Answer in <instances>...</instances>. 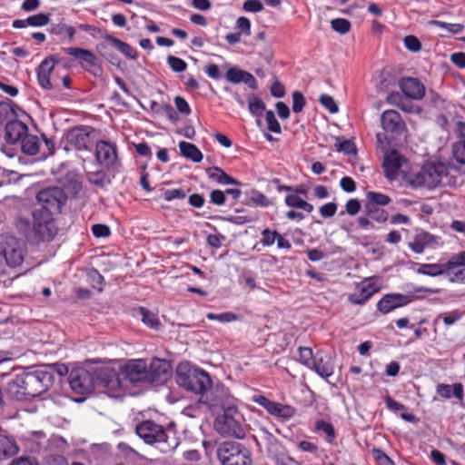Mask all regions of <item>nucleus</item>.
<instances>
[{
	"instance_id": "obj_1",
	"label": "nucleus",
	"mask_w": 465,
	"mask_h": 465,
	"mask_svg": "<svg viewBox=\"0 0 465 465\" xmlns=\"http://www.w3.org/2000/svg\"><path fill=\"white\" fill-rule=\"evenodd\" d=\"M39 208L34 211V231L43 240H51L56 234L53 216L61 212L66 202V194L60 187H48L36 195Z\"/></svg>"
},
{
	"instance_id": "obj_2",
	"label": "nucleus",
	"mask_w": 465,
	"mask_h": 465,
	"mask_svg": "<svg viewBox=\"0 0 465 465\" xmlns=\"http://www.w3.org/2000/svg\"><path fill=\"white\" fill-rule=\"evenodd\" d=\"M175 381L187 391L202 397L211 389L212 380L205 371L189 362H182L176 368Z\"/></svg>"
},
{
	"instance_id": "obj_3",
	"label": "nucleus",
	"mask_w": 465,
	"mask_h": 465,
	"mask_svg": "<svg viewBox=\"0 0 465 465\" xmlns=\"http://www.w3.org/2000/svg\"><path fill=\"white\" fill-rule=\"evenodd\" d=\"M385 177L411 186L413 170L411 164L396 150L385 152L382 163Z\"/></svg>"
},
{
	"instance_id": "obj_4",
	"label": "nucleus",
	"mask_w": 465,
	"mask_h": 465,
	"mask_svg": "<svg viewBox=\"0 0 465 465\" xmlns=\"http://www.w3.org/2000/svg\"><path fill=\"white\" fill-rule=\"evenodd\" d=\"M449 174V165L442 162L431 161L425 163L421 170L414 173L411 187L435 188L444 183Z\"/></svg>"
},
{
	"instance_id": "obj_5",
	"label": "nucleus",
	"mask_w": 465,
	"mask_h": 465,
	"mask_svg": "<svg viewBox=\"0 0 465 465\" xmlns=\"http://www.w3.org/2000/svg\"><path fill=\"white\" fill-rule=\"evenodd\" d=\"M223 411V414L218 415L214 422L217 432L223 436L243 438L244 430L240 422L241 416L236 404H231Z\"/></svg>"
},
{
	"instance_id": "obj_6",
	"label": "nucleus",
	"mask_w": 465,
	"mask_h": 465,
	"mask_svg": "<svg viewBox=\"0 0 465 465\" xmlns=\"http://www.w3.org/2000/svg\"><path fill=\"white\" fill-rule=\"evenodd\" d=\"M217 456L222 465H252L251 452L239 443H223Z\"/></svg>"
},
{
	"instance_id": "obj_7",
	"label": "nucleus",
	"mask_w": 465,
	"mask_h": 465,
	"mask_svg": "<svg viewBox=\"0 0 465 465\" xmlns=\"http://www.w3.org/2000/svg\"><path fill=\"white\" fill-rule=\"evenodd\" d=\"M25 254V248L22 242L11 235H0V256L9 267L15 268L21 265Z\"/></svg>"
},
{
	"instance_id": "obj_8",
	"label": "nucleus",
	"mask_w": 465,
	"mask_h": 465,
	"mask_svg": "<svg viewBox=\"0 0 465 465\" xmlns=\"http://www.w3.org/2000/svg\"><path fill=\"white\" fill-rule=\"evenodd\" d=\"M200 402L208 406L212 411L225 409L231 404H235V399L230 394L229 390L222 384L213 386L211 381V389H209L203 396L200 397Z\"/></svg>"
},
{
	"instance_id": "obj_9",
	"label": "nucleus",
	"mask_w": 465,
	"mask_h": 465,
	"mask_svg": "<svg viewBox=\"0 0 465 465\" xmlns=\"http://www.w3.org/2000/svg\"><path fill=\"white\" fill-rule=\"evenodd\" d=\"M260 437L266 443L268 452L274 460L275 465H303L302 461L283 450L277 439L267 430L262 429Z\"/></svg>"
},
{
	"instance_id": "obj_10",
	"label": "nucleus",
	"mask_w": 465,
	"mask_h": 465,
	"mask_svg": "<svg viewBox=\"0 0 465 465\" xmlns=\"http://www.w3.org/2000/svg\"><path fill=\"white\" fill-rule=\"evenodd\" d=\"M381 287L380 277H367L356 285L355 292L349 296V301L352 304H364L372 295L381 290Z\"/></svg>"
},
{
	"instance_id": "obj_11",
	"label": "nucleus",
	"mask_w": 465,
	"mask_h": 465,
	"mask_svg": "<svg viewBox=\"0 0 465 465\" xmlns=\"http://www.w3.org/2000/svg\"><path fill=\"white\" fill-rule=\"evenodd\" d=\"M91 133L92 128L89 126H77L71 129L65 135V148L90 152L92 148Z\"/></svg>"
},
{
	"instance_id": "obj_12",
	"label": "nucleus",
	"mask_w": 465,
	"mask_h": 465,
	"mask_svg": "<svg viewBox=\"0 0 465 465\" xmlns=\"http://www.w3.org/2000/svg\"><path fill=\"white\" fill-rule=\"evenodd\" d=\"M69 384L71 389L79 394L91 392L94 386L95 381L93 373L88 370L78 367L74 368L69 373Z\"/></svg>"
},
{
	"instance_id": "obj_13",
	"label": "nucleus",
	"mask_w": 465,
	"mask_h": 465,
	"mask_svg": "<svg viewBox=\"0 0 465 465\" xmlns=\"http://www.w3.org/2000/svg\"><path fill=\"white\" fill-rule=\"evenodd\" d=\"M252 401L264 408L271 415L289 420L296 414V409L288 404L273 401L262 395L252 396Z\"/></svg>"
},
{
	"instance_id": "obj_14",
	"label": "nucleus",
	"mask_w": 465,
	"mask_h": 465,
	"mask_svg": "<svg viewBox=\"0 0 465 465\" xmlns=\"http://www.w3.org/2000/svg\"><path fill=\"white\" fill-rule=\"evenodd\" d=\"M146 368L147 362L144 360H132L122 366L120 375L123 381L124 380L131 383L147 382Z\"/></svg>"
},
{
	"instance_id": "obj_15",
	"label": "nucleus",
	"mask_w": 465,
	"mask_h": 465,
	"mask_svg": "<svg viewBox=\"0 0 465 465\" xmlns=\"http://www.w3.org/2000/svg\"><path fill=\"white\" fill-rule=\"evenodd\" d=\"M135 430L137 435L148 444L163 442L167 438L164 429L153 420L139 423Z\"/></svg>"
},
{
	"instance_id": "obj_16",
	"label": "nucleus",
	"mask_w": 465,
	"mask_h": 465,
	"mask_svg": "<svg viewBox=\"0 0 465 465\" xmlns=\"http://www.w3.org/2000/svg\"><path fill=\"white\" fill-rule=\"evenodd\" d=\"M95 384H98L109 391H118L124 387L120 374L111 367H101L95 370Z\"/></svg>"
},
{
	"instance_id": "obj_17",
	"label": "nucleus",
	"mask_w": 465,
	"mask_h": 465,
	"mask_svg": "<svg viewBox=\"0 0 465 465\" xmlns=\"http://www.w3.org/2000/svg\"><path fill=\"white\" fill-rule=\"evenodd\" d=\"M53 384V375L45 370L30 372L28 397L34 398L45 392Z\"/></svg>"
},
{
	"instance_id": "obj_18",
	"label": "nucleus",
	"mask_w": 465,
	"mask_h": 465,
	"mask_svg": "<svg viewBox=\"0 0 465 465\" xmlns=\"http://www.w3.org/2000/svg\"><path fill=\"white\" fill-rule=\"evenodd\" d=\"M171 366L167 361L161 359H153L150 365L147 364V382L153 384L163 383L170 373Z\"/></svg>"
},
{
	"instance_id": "obj_19",
	"label": "nucleus",
	"mask_w": 465,
	"mask_h": 465,
	"mask_svg": "<svg viewBox=\"0 0 465 465\" xmlns=\"http://www.w3.org/2000/svg\"><path fill=\"white\" fill-rule=\"evenodd\" d=\"M95 154L98 163L110 169L118 165V158L115 146L105 141H99L95 146Z\"/></svg>"
},
{
	"instance_id": "obj_20",
	"label": "nucleus",
	"mask_w": 465,
	"mask_h": 465,
	"mask_svg": "<svg viewBox=\"0 0 465 465\" xmlns=\"http://www.w3.org/2000/svg\"><path fill=\"white\" fill-rule=\"evenodd\" d=\"M412 297L401 293H388L377 303V309L382 314H387L393 310L408 305L412 302Z\"/></svg>"
},
{
	"instance_id": "obj_21",
	"label": "nucleus",
	"mask_w": 465,
	"mask_h": 465,
	"mask_svg": "<svg viewBox=\"0 0 465 465\" xmlns=\"http://www.w3.org/2000/svg\"><path fill=\"white\" fill-rule=\"evenodd\" d=\"M334 369L332 357L322 351H317L316 358L310 370L315 371L322 379L327 380L333 375Z\"/></svg>"
},
{
	"instance_id": "obj_22",
	"label": "nucleus",
	"mask_w": 465,
	"mask_h": 465,
	"mask_svg": "<svg viewBox=\"0 0 465 465\" xmlns=\"http://www.w3.org/2000/svg\"><path fill=\"white\" fill-rule=\"evenodd\" d=\"M442 244L440 238L427 232L417 233L409 243V247L416 253H422L426 248H438Z\"/></svg>"
},
{
	"instance_id": "obj_23",
	"label": "nucleus",
	"mask_w": 465,
	"mask_h": 465,
	"mask_svg": "<svg viewBox=\"0 0 465 465\" xmlns=\"http://www.w3.org/2000/svg\"><path fill=\"white\" fill-rule=\"evenodd\" d=\"M400 87L402 93L411 99L420 100L425 94V87L417 78L407 77L401 79L400 81Z\"/></svg>"
},
{
	"instance_id": "obj_24",
	"label": "nucleus",
	"mask_w": 465,
	"mask_h": 465,
	"mask_svg": "<svg viewBox=\"0 0 465 465\" xmlns=\"http://www.w3.org/2000/svg\"><path fill=\"white\" fill-rule=\"evenodd\" d=\"M64 53L77 59L80 65L88 71H91L92 67L95 65L96 56L87 49L67 47L64 49Z\"/></svg>"
},
{
	"instance_id": "obj_25",
	"label": "nucleus",
	"mask_w": 465,
	"mask_h": 465,
	"mask_svg": "<svg viewBox=\"0 0 465 465\" xmlns=\"http://www.w3.org/2000/svg\"><path fill=\"white\" fill-rule=\"evenodd\" d=\"M27 125L22 121L12 119L5 124V139L10 143H15L27 134Z\"/></svg>"
},
{
	"instance_id": "obj_26",
	"label": "nucleus",
	"mask_w": 465,
	"mask_h": 465,
	"mask_svg": "<svg viewBox=\"0 0 465 465\" xmlns=\"http://www.w3.org/2000/svg\"><path fill=\"white\" fill-rule=\"evenodd\" d=\"M381 125L386 132L401 133L405 124L400 114L394 110H387L381 114Z\"/></svg>"
},
{
	"instance_id": "obj_27",
	"label": "nucleus",
	"mask_w": 465,
	"mask_h": 465,
	"mask_svg": "<svg viewBox=\"0 0 465 465\" xmlns=\"http://www.w3.org/2000/svg\"><path fill=\"white\" fill-rule=\"evenodd\" d=\"M226 79L232 84L244 83L251 89L257 88V81L254 76L238 67H232L226 73Z\"/></svg>"
},
{
	"instance_id": "obj_28",
	"label": "nucleus",
	"mask_w": 465,
	"mask_h": 465,
	"mask_svg": "<svg viewBox=\"0 0 465 465\" xmlns=\"http://www.w3.org/2000/svg\"><path fill=\"white\" fill-rule=\"evenodd\" d=\"M54 66L52 58L45 59L39 65L37 70V81L39 85L45 90H51L53 87L51 82V74Z\"/></svg>"
},
{
	"instance_id": "obj_29",
	"label": "nucleus",
	"mask_w": 465,
	"mask_h": 465,
	"mask_svg": "<svg viewBox=\"0 0 465 465\" xmlns=\"http://www.w3.org/2000/svg\"><path fill=\"white\" fill-rule=\"evenodd\" d=\"M450 272L449 262L445 263H420L416 269L417 273L430 277H437Z\"/></svg>"
},
{
	"instance_id": "obj_30",
	"label": "nucleus",
	"mask_w": 465,
	"mask_h": 465,
	"mask_svg": "<svg viewBox=\"0 0 465 465\" xmlns=\"http://www.w3.org/2000/svg\"><path fill=\"white\" fill-rule=\"evenodd\" d=\"M437 393L445 399H450L452 396L461 401L464 397L463 387L460 383H455L453 385L440 383L436 388Z\"/></svg>"
},
{
	"instance_id": "obj_31",
	"label": "nucleus",
	"mask_w": 465,
	"mask_h": 465,
	"mask_svg": "<svg viewBox=\"0 0 465 465\" xmlns=\"http://www.w3.org/2000/svg\"><path fill=\"white\" fill-rule=\"evenodd\" d=\"M459 140L453 146V154L455 159L465 164V123L458 124Z\"/></svg>"
},
{
	"instance_id": "obj_32",
	"label": "nucleus",
	"mask_w": 465,
	"mask_h": 465,
	"mask_svg": "<svg viewBox=\"0 0 465 465\" xmlns=\"http://www.w3.org/2000/svg\"><path fill=\"white\" fill-rule=\"evenodd\" d=\"M315 431L324 438L325 441L332 444L336 439V431L331 423L323 420L315 422Z\"/></svg>"
},
{
	"instance_id": "obj_33",
	"label": "nucleus",
	"mask_w": 465,
	"mask_h": 465,
	"mask_svg": "<svg viewBox=\"0 0 465 465\" xmlns=\"http://www.w3.org/2000/svg\"><path fill=\"white\" fill-rule=\"evenodd\" d=\"M135 313L147 327L154 330H158L160 328L161 322L156 313L144 307L138 308Z\"/></svg>"
},
{
	"instance_id": "obj_34",
	"label": "nucleus",
	"mask_w": 465,
	"mask_h": 465,
	"mask_svg": "<svg viewBox=\"0 0 465 465\" xmlns=\"http://www.w3.org/2000/svg\"><path fill=\"white\" fill-rule=\"evenodd\" d=\"M181 154L193 163H200L203 160V153L193 143L182 141L179 143Z\"/></svg>"
},
{
	"instance_id": "obj_35",
	"label": "nucleus",
	"mask_w": 465,
	"mask_h": 465,
	"mask_svg": "<svg viewBox=\"0 0 465 465\" xmlns=\"http://www.w3.org/2000/svg\"><path fill=\"white\" fill-rule=\"evenodd\" d=\"M41 142L36 135L25 134L21 140L23 153L28 155H35L39 152Z\"/></svg>"
},
{
	"instance_id": "obj_36",
	"label": "nucleus",
	"mask_w": 465,
	"mask_h": 465,
	"mask_svg": "<svg viewBox=\"0 0 465 465\" xmlns=\"http://www.w3.org/2000/svg\"><path fill=\"white\" fill-rule=\"evenodd\" d=\"M208 177L220 184H239V182L229 176L221 168L213 167L207 170Z\"/></svg>"
},
{
	"instance_id": "obj_37",
	"label": "nucleus",
	"mask_w": 465,
	"mask_h": 465,
	"mask_svg": "<svg viewBox=\"0 0 465 465\" xmlns=\"http://www.w3.org/2000/svg\"><path fill=\"white\" fill-rule=\"evenodd\" d=\"M108 40L110 41L111 45L117 49L120 53H122L124 55H125L128 58L135 60L137 58V52L136 50L131 46L129 44L124 43L121 41L120 39L109 36Z\"/></svg>"
},
{
	"instance_id": "obj_38",
	"label": "nucleus",
	"mask_w": 465,
	"mask_h": 465,
	"mask_svg": "<svg viewBox=\"0 0 465 465\" xmlns=\"http://www.w3.org/2000/svg\"><path fill=\"white\" fill-rule=\"evenodd\" d=\"M285 203L289 207L292 208H299L302 209L307 213H312L313 211V205L307 203L303 199H302L300 196L296 194H288L285 197Z\"/></svg>"
},
{
	"instance_id": "obj_39",
	"label": "nucleus",
	"mask_w": 465,
	"mask_h": 465,
	"mask_svg": "<svg viewBox=\"0 0 465 465\" xmlns=\"http://www.w3.org/2000/svg\"><path fill=\"white\" fill-rule=\"evenodd\" d=\"M6 390L12 398L18 401L25 400L22 385H20V382H18V375H15L12 380L8 381Z\"/></svg>"
},
{
	"instance_id": "obj_40",
	"label": "nucleus",
	"mask_w": 465,
	"mask_h": 465,
	"mask_svg": "<svg viewBox=\"0 0 465 465\" xmlns=\"http://www.w3.org/2000/svg\"><path fill=\"white\" fill-rule=\"evenodd\" d=\"M316 358V353L314 354L312 350L309 347H300L299 348V361L308 369L311 368L314 360Z\"/></svg>"
},
{
	"instance_id": "obj_41",
	"label": "nucleus",
	"mask_w": 465,
	"mask_h": 465,
	"mask_svg": "<svg viewBox=\"0 0 465 465\" xmlns=\"http://www.w3.org/2000/svg\"><path fill=\"white\" fill-rule=\"evenodd\" d=\"M248 107L251 114L255 116H261L265 111V104L256 96L249 98Z\"/></svg>"
},
{
	"instance_id": "obj_42",
	"label": "nucleus",
	"mask_w": 465,
	"mask_h": 465,
	"mask_svg": "<svg viewBox=\"0 0 465 465\" xmlns=\"http://www.w3.org/2000/svg\"><path fill=\"white\" fill-rule=\"evenodd\" d=\"M206 317L209 320L218 321L221 322H232L238 321L240 319V317L237 314L232 312H222L219 314L210 312L207 314Z\"/></svg>"
},
{
	"instance_id": "obj_43",
	"label": "nucleus",
	"mask_w": 465,
	"mask_h": 465,
	"mask_svg": "<svg viewBox=\"0 0 465 465\" xmlns=\"http://www.w3.org/2000/svg\"><path fill=\"white\" fill-rule=\"evenodd\" d=\"M367 199L370 203L381 206L388 205L391 202V198L389 196L376 192H368Z\"/></svg>"
},
{
	"instance_id": "obj_44",
	"label": "nucleus",
	"mask_w": 465,
	"mask_h": 465,
	"mask_svg": "<svg viewBox=\"0 0 465 465\" xmlns=\"http://www.w3.org/2000/svg\"><path fill=\"white\" fill-rule=\"evenodd\" d=\"M461 317H462V312H460L459 311H452V312H448L446 314L439 315L434 320V323H437L438 321L441 319L446 325L450 326V325L454 324L459 320H460Z\"/></svg>"
},
{
	"instance_id": "obj_45",
	"label": "nucleus",
	"mask_w": 465,
	"mask_h": 465,
	"mask_svg": "<svg viewBox=\"0 0 465 465\" xmlns=\"http://www.w3.org/2000/svg\"><path fill=\"white\" fill-rule=\"evenodd\" d=\"M265 121L267 123V127L271 132L275 134H280L282 132L280 123L276 119L275 114L272 111H266Z\"/></svg>"
},
{
	"instance_id": "obj_46",
	"label": "nucleus",
	"mask_w": 465,
	"mask_h": 465,
	"mask_svg": "<svg viewBox=\"0 0 465 465\" xmlns=\"http://www.w3.org/2000/svg\"><path fill=\"white\" fill-rule=\"evenodd\" d=\"M431 25H434L441 29H445L446 31L452 33V34H459L463 29V25L461 24H449L446 22L439 21V20H432L430 22Z\"/></svg>"
},
{
	"instance_id": "obj_47",
	"label": "nucleus",
	"mask_w": 465,
	"mask_h": 465,
	"mask_svg": "<svg viewBox=\"0 0 465 465\" xmlns=\"http://www.w3.org/2000/svg\"><path fill=\"white\" fill-rule=\"evenodd\" d=\"M167 64L173 71L177 73L184 72L187 68L185 61L173 55H169L167 57Z\"/></svg>"
},
{
	"instance_id": "obj_48",
	"label": "nucleus",
	"mask_w": 465,
	"mask_h": 465,
	"mask_svg": "<svg viewBox=\"0 0 465 465\" xmlns=\"http://www.w3.org/2000/svg\"><path fill=\"white\" fill-rule=\"evenodd\" d=\"M331 28L340 34H346L351 29V23L343 18L333 19L331 20Z\"/></svg>"
},
{
	"instance_id": "obj_49",
	"label": "nucleus",
	"mask_w": 465,
	"mask_h": 465,
	"mask_svg": "<svg viewBox=\"0 0 465 465\" xmlns=\"http://www.w3.org/2000/svg\"><path fill=\"white\" fill-rule=\"evenodd\" d=\"M278 236H279L278 232L271 231L269 229H264L262 232L261 243L263 246H272L276 242Z\"/></svg>"
},
{
	"instance_id": "obj_50",
	"label": "nucleus",
	"mask_w": 465,
	"mask_h": 465,
	"mask_svg": "<svg viewBox=\"0 0 465 465\" xmlns=\"http://www.w3.org/2000/svg\"><path fill=\"white\" fill-rule=\"evenodd\" d=\"M449 265L450 271L459 268L465 267V251L460 252L458 253L453 254L449 260Z\"/></svg>"
},
{
	"instance_id": "obj_51",
	"label": "nucleus",
	"mask_w": 465,
	"mask_h": 465,
	"mask_svg": "<svg viewBox=\"0 0 465 465\" xmlns=\"http://www.w3.org/2000/svg\"><path fill=\"white\" fill-rule=\"evenodd\" d=\"M446 274L451 282L465 283V267L456 268Z\"/></svg>"
},
{
	"instance_id": "obj_52",
	"label": "nucleus",
	"mask_w": 465,
	"mask_h": 465,
	"mask_svg": "<svg viewBox=\"0 0 465 465\" xmlns=\"http://www.w3.org/2000/svg\"><path fill=\"white\" fill-rule=\"evenodd\" d=\"M49 22V17L45 14H37L26 18L29 26H44Z\"/></svg>"
},
{
	"instance_id": "obj_53",
	"label": "nucleus",
	"mask_w": 465,
	"mask_h": 465,
	"mask_svg": "<svg viewBox=\"0 0 465 465\" xmlns=\"http://www.w3.org/2000/svg\"><path fill=\"white\" fill-rule=\"evenodd\" d=\"M320 102L331 114H335L339 110L334 99L328 94H322Z\"/></svg>"
},
{
	"instance_id": "obj_54",
	"label": "nucleus",
	"mask_w": 465,
	"mask_h": 465,
	"mask_svg": "<svg viewBox=\"0 0 465 465\" xmlns=\"http://www.w3.org/2000/svg\"><path fill=\"white\" fill-rule=\"evenodd\" d=\"M185 195V192L181 188L167 189L163 192V199L168 202L174 199H183Z\"/></svg>"
},
{
	"instance_id": "obj_55",
	"label": "nucleus",
	"mask_w": 465,
	"mask_h": 465,
	"mask_svg": "<svg viewBox=\"0 0 465 465\" xmlns=\"http://www.w3.org/2000/svg\"><path fill=\"white\" fill-rule=\"evenodd\" d=\"M250 201L253 204L262 207H267L270 203L268 198L263 193L258 191H254L252 193V195L250 196Z\"/></svg>"
},
{
	"instance_id": "obj_56",
	"label": "nucleus",
	"mask_w": 465,
	"mask_h": 465,
	"mask_svg": "<svg viewBox=\"0 0 465 465\" xmlns=\"http://www.w3.org/2000/svg\"><path fill=\"white\" fill-rule=\"evenodd\" d=\"M305 105L304 96L300 92H294L292 94V110L294 113H300L302 111Z\"/></svg>"
},
{
	"instance_id": "obj_57",
	"label": "nucleus",
	"mask_w": 465,
	"mask_h": 465,
	"mask_svg": "<svg viewBox=\"0 0 465 465\" xmlns=\"http://www.w3.org/2000/svg\"><path fill=\"white\" fill-rule=\"evenodd\" d=\"M242 7L246 12L259 13L263 9V5L260 0H246Z\"/></svg>"
},
{
	"instance_id": "obj_58",
	"label": "nucleus",
	"mask_w": 465,
	"mask_h": 465,
	"mask_svg": "<svg viewBox=\"0 0 465 465\" xmlns=\"http://www.w3.org/2000/svg\"><path fill=\"white\" fill-rule=\"evenodd\" d=\"M405 47L411 52H418L421 48L420 42L414 35H408L404 38Z\"/></svg>"
},
{
	"instance_id": "obj_59",
	"label": "nucleus",
	"mask_w": 465,
	"mask_h": 465,
	"mask_svg": "<svg viewBox=\"0 0 465 465\" xmlns=\"http://www.w3.org/2000/svg\"><path fill=\"white\" fill-rule=\"evenodd\" d=\"M337 151L343 152L344 153L350 155V154H355V145L350 140H343L336 144Z\"/></svg>"
},
{
	"instance_id": "obj_60",
	"label": "nucleus",
	"mask_w": 465,
	"mask_h": 465,
	"mask_svg": "<svg viewBox=\"0 0 465 465\" xmlns=\"http://www.w3.org/2000/svg\"><path fill=\"white\" fill-rule=\"evenodd\" d=\"M236 26L243 35L247 36L251 35V21L247 17H239L236 22Z\"/></svg>"
},
{
	"instance_id": "obj_61",
	"label": "nucleus",
	"mask_w": 465,
	"mask_h": 465,
	"mask_svg": "<svg viewBox=\"0 0 465 465\" xmlns=\"http://www.w3.org/2000/svg\"><path fill=\"white\" fill-rule=\"evenodd\" d=\"M88 276L92 281L93 287L101 292L103 290L104 277L96 270H92Z\"/></svg>"
},
{
	"instance_id": "obj_62",
	"label": "nucleus",
	"mask_w": 465,
	"mask_h": 465,
	"mask_svg": "<svg viewBox=\"0 0 465 465\" xmlns=\"http://www.w3.org/2000/svg\"><path fill=\"white\" fill-rule=\"evenodd\" d=\"M337 211V204L334 203H328L320 208V213L324 218H330L335 215Z\"/></svg>"
},
{
	"instance_id": "obj_63",
	"label": "nucleus",
	"mask_w": 465,
	"mask_h": 465,
	"mask_svg": "<svg viewBox=\"0 0 465 465\" xmlns=\"http://www.w3.org/2000/svg\"><path fill=\"white\" fill-rule=\"evenodd\" d=\"M174 104H175L177 110L181 114H183L185 115H188L191 114V107L184 98H183L181 96H176L174 98Z\"/></svg>"
},
{
	"instance_id": "obj_64",
	"label": "nucleus",
	"mask_w": 465,
	"mask_h": 465,
	"mask_svg": "<svg viewBox=\"0 0 465 465\" xmlns=\"http://www.w3.org/2000/svg\"><path fill=\"white\" fill-rule=\"evenodd\" d=\"M373 456L378 465H394L389 456L381 450H374Z\"/></svg>"
}]
</instances>
